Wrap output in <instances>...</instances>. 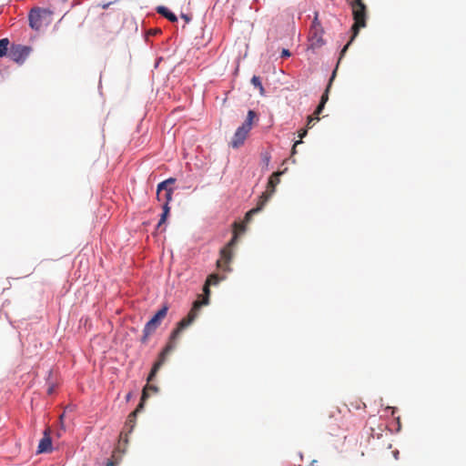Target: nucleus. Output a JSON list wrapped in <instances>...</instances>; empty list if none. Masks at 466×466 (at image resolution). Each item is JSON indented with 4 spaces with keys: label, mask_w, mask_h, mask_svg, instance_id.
I'll use <instances>...</instances> for the list:
<instances>
[{
    "label": "nucleus",
    "mask_w": 466,
    "mask_h": 466,
    "mask_svg": "<svg viewBox=\"0 0 466 466\" xmlns=\"http://www.w3.org/2000/svg\"><path fill=\"white\" fill-rule=\"evenodd\" d=\"M220 279L217 274H211L208 277L205 286H204V293L205 298L202 300H196L193 303V307L188 312L187 316L183 318L178 323L177 327L171 333V339L177 338L180 332L188 327L197 318L198 311L203 305H207L208 303V297L210 294L209 286L217 285L219 282Z\"/></svg>",
    "instance_id": "nucleus-1"
},
{
    "label": "nucleus",
    "mask_w": 466,
    "mask_h": 466,
    "mask_svg": "<svg viewBox=\"0 0 466 466\" xmlns=\"http://www.w3.org/2000/svg\"><path fill=\"white\" fill-rule=\"evenodd\" d=\"M176 339H177V338H175L174 339H170L168 343L167 344V346L160 352V354L158 356V360L154 363V365L151 369V371L147 377V383H149L151 380H153V379L156 377V375H157V371L159 370V369L161 368V366L165 363L167 356L174 350ZM147 390H151L153 392H157L158 388L155 385H149V384H147L145 386V388L143 389L141 400H140V402H142L143 404H144V401L148 398Z\"/></svg>",
    "instance_id": "nucleus-2"
},
{
    "label": "nucleus",
    "mask_w": 466,
    "mask_h": 466,
    "mask_svg": "<svg viewBox=\"0 0 466 466\" xmlns=\"http://www.w3.org/2000/svg\"><path fill=\"white\" fill-rule=\"evenodd\" d=\"M352 15L354 19V24L352 25L353 35L348 44L342 48L340 52V56L339 62L341 57L345 55L347 49L349 48L351 42L354 40L356 35L359 34L360 28L366 26V18H367V7L364 3H351Z\"/></svg>",
    "instance_id": "nucleus-3"
},
{
    "label": "nucleus",
    "mask_w": 466,
    "mask_h": 466,
    "mask_svg": "<svg viewBox=\"0 0 466 466\" xmlns=\"http://www.w3.org/2000/svg\"><path fill=\"white\" fill-rule=\"evenodd\" d=\"M354 426V416L350 411L341 415L338 409L331 412L330 420L327 423L331 433H335L338 430L350 431Z\"/></svg>",
    "instance_id": "nucleus-4"
},
{
    "label": "nucleus",
    "mask_w": 466,
    "mask_h": 466,
    "mask_svg": "<svg viewBox=\"0 0 466 466\" xmlns=\"http://www.w3.org/2000/svg\"><path fill=\"white\" fill-rule=\"evenodd\" d=\"M234 227H235V231H234L233 238L228 243V245L225 246L220 250V258L218 259V261H217L218 268H222L224 270L228 269V264L230 263V261L232 259V250L231 249H232V247L236 244L237 239H238V232L237 231H240V232L245 231V226L243 224H238V223L235 222Z\"/></svg>",
    "instance_id": "nucleus-5"
},
{
    "label": "nucleus",
    "mask_w": 466,
    "mask_h": 466,
    "mask_svg": "<svg viewBox=\"0 0 466 466\" xmlns=\"http://www.w3.org/2000/svg\"><path fill=\"white\" fill-rule=\"evenodd\" d=\"M175 182L174 178H168L165 181H162L157 185V198L158 201L162 199L161 198V191L166 190L165 192V203L163 205V213L161 215V218L158 221L157 228H160L167 220V218L169 214L170 208H169V202L172 200V194L173 189L168 187V185L173 184Z\"/></svg>",
    "instance_id": "nucleus-6"
},
{
    "label": "nucleus",
    "mask_w": 466,
    "mask_h": 466,
    "mask_svg": "<svg viewBox=\"0 0 466 466\" xmlns=\"http://www.w3.org/2000/svg\"><path fill=\"white\" fill-rule=\"evenodd\" d=\"M168 307L164 305L160 309L157 311V313L146 323L143 329V336L140 341L143 344H146L148 340V338L156 331V329L159 327L162 320L166 318L167 314Z\"/></svg>",
    "instance_id": "nucleus-7"
},
{
    "label": "nucleus",
    "mask_w": 466,
    "mask_h": 466,
    "mask_svg": "<svg viewBox=\"0 0 466 466\" xmlns=\"http://www.w3.org/2000/svg\"><path fill=\"white\" fill-rule=\"evenodd\" d=\"M31 51H32V48L30 46H24V45H20V44H17V45L14 44L9 48L8 56L14 62L21 65L28 57V56L30 55Z\"/></svg>",
    "instance_id": "nucleus-8"
},
{
    "label": "nucleus",
    "mask_w": 466,
    "mask_h": 466,
    "mask_svg": "<svg viewBox=\"0 0 466 466\" xmlns=\"http://www.w3.org/2000/svg\"><path fill=\"white\" fill-rule=\"evenodd\" d=\"M323 33L319 21L315 17L309 31V40L313 47H319L324 44Z\"/></svg>",
    "instance_id": "nucleus-9"
},
{
    "label": "nucleus",
    "mask_w": 466,
    "mask_h": 466,
    "mask_svg": "<svg viewBox=\"0 0 466 466\" xmlns=\"http://www.w3.org/2000/svg\"><path fill=\"white\" fill-rule=\"evenodd\" d=\"M282 175L281 171L274 172L268 182L267 189L260 196V200H265V204L270 198V197L274 194L277 185L279 183V177Z\"/></svg>",
    "instance_id": "nucleus-10"
},
{
    "label": "nucleus",
    "mask_w": 466,
    "mask_h": 466,
    "mask_svg": "<svg viewBox=\"0 0 466 466\" xmlns=\"http://www.w3.org/2000/svg\"><path fill=\"white\" fill-rule=\"evenodd\" d=\"M46 11L39 7L33 8L29 13V25L33 29L39 30L42 27V19Z\"/></svg>",
    "instance_id": "nucleus-11"
},
{
    "label": "nucleus",
    "mask_w": 466,
    "mask_h": 466,
    "mask_svg": "<svg viewBox=\"0 0 466 466\" xmlns=\"http://www.w3.org/2000/svg\"><path fill=\"white\" fill-rule=\"evenodd\" d=\"M250 130L247 129L246 127L240 126L235 132L231 141L230 146L233 148H238L240 146H242L248 135Z\"/></svg>",
    "instance_id": "nucleus-12"
},
{
    "label": "nucleus",
    "mask_w": 466,
    "mask_h": 466,
    "mask_svg": "<svg viewBox=\"0 0 466 466\" xmlns=\"http://www.w3.org/2000/svg\"><path fill=\"white\" fill-rule=\"evenodd\" d=\"M143 406H144V404L142 402H140L137 405V409L128 415L127 420L125 424V427H124V431H127V433L132 432V431L136 425L137 414L143 409Z\"/></svg>",
    "instance_id": "nucleus-13"
},
{
    "label": "nucleus",
    "mask_w": 466,
    "mask_h": 466,
    "mask_svg": "<svg viewBox=\"0 0 466 466\" xmlns=\"http://www.w3.org/2000/svg\"><path fill=\"white\" fill-rule=\"evenodd\" d=\"M52 451V440L47 431H45L44 437L40 440L37 453L49 452Z\"/></svg>",
    "instance_id": "nucleus-14"
},
{
    "label": "nucleus",
    "mask_w": 466,
    "mask_h": 466,
    "mask_svg": "<svg viewBox=\"0 0 466 466\" xmlns=\"http://www.w3.org/2000/svg\"><path fill=\"white\" fill-rule=\"evenodd\" d=\"M265 206V200H258L257 207L250 209L248 212H247L245 216V221L249 222L252 218V217L258 213L260 210H262L263 207Z\"/></svg>",
    "instance_id": "nucleus-15"
},
{
    "label": "nucleus",
    "mask_w": 466,
    "mask_h": 466,
    "mask_svg": "<svg viewBox=\"0 0 466 466\" xmlns=\"http://www.w3.org/2000/svg\"><path fill=\"white\" fill-rule=\"evenodd\" d=\"M157 12L171 22H176L177 20V16L166 6H158L157 8Z\"/></svg>",
    "instance_id": "nucleus-16"
},
{
    "label": "nucleus",
    "mask_w": 466,
    "mask_h": 466,
    "mask_svg": "<svg viewBox=\"0 0 466 466\" xmlns=\"http://www.w3.org/2000/svg\"><path fill=\"white\" fill-rule=\"evenodd\" d=\"M335 76H336V70H334V71H333V73H332V76H331V77H330V79H329V85H328V86H327V88H326L325 92H324V93H323V95L321 96V98H320V102H319V104H322V105H324V106H325V104L327 103V101H328V99H329V88H330V86H331V84H332V81H333V79H334Z\"/></svg>",
    "instance_id": "nucleus-17"
},
{
    "label": "nucleus",
    "mask_w": 466,
    "mask_h": 466,
    "mask_svg": "<svg viewBox=\"0 0 466 466\" xmlns=\"http://www.w3.org/2000/svg\"><path fill=\"white\" fill-rule=\"evenodd\" d=\"M9 40L8 38H2L0 39V57L5 56L8 55V46H9Z\"/></svg>",
    "instance_id": "nucleus-18"
},
{
    "label": "nucleus",
    "mask_w": 466,
    "mask_h": 466,
    "mask_svg": "<svg viewBox=\"0 0 466 466\" xmlns=\"http://www.w3.org/2000/svg\"><path fill=\"white\" fill-rule=\"evenodd\" d=\"M257 117L256 113L253 110H249L248 112L247 119L242 124V127H246L247 129L250 130L252 127L253 120Z\"/></svg>",
    "instance_id": "nucleus-19"
},
{
    "label": "nucleus",
    "mask_w": 466,
    "mask_h": 466,
    "mask_svg": "<svg viewBox=\"0 0 466 466\" xmlns=\"http://www.w3.org/2000/svg\"><path fill=\"white\" fill-rule=\"evenodd\" d=\"M307 133H308L307 129H301V130L299 131V138H300V139H299V140H298V141H296V142L294 143L293 147H292V150H291L292 155L296 154V147H297V146L302 142V141H301V139H302L304 137H306Z\"/></svg>",
    "instance_id": "nucleus-20"
},
{
    "label": "nucleus",
    "mask_w": 466,
    "mask_h": 466,
    "mask_svg": "<svg viewBox=\"0 0 466 466\" xmlns=\"http://www.w3.org/2000/svg\"><path fill=\"white\" fill-rule=\"evenodd\" d=\"M251 83L252 85L255 86V87H258L260 92L262 93L264 91V87L261 84V81H260V78L257 76H254L252 78H251Z\"/></svg>",
    "instance_id": "nucleus-21"
},
{
    "label": "nucleus",
    "mask_w": 466,
    "mask_h": 466,
    "mask_svg": "<svg viewBox=\"0 0 466 466\" xmlns=\"http://www.w3.org/2000/svg\"><path fill=\"white\" fill-rule=\"evenodd\" d=\"M290 52L288 49H283L281 52V57H289Z\"/></svg>",
    "instance_id": "nucleus-22"
},
{
    "label": "nucleus",
    "mask_w": 466,
    "mask_h": 466,
    "mask_svg": "<svg viewBox=\"0 0 466 466\" xmlns=\"http://www.w3.org/2000/svg\"><path fill=\"white\" fill-rule=\"evenodd\" d=\"M324 105L322 104H319V106H317L316 110H315V113L316 114H320L324 108Z\"/></svg>",
    "instance_id": "nucleus-23"
},
{
    "label": "nucleus",
    "mask_w": 466,
    "mask_h": 466,
    "mask_svg": "<svg viewBox=\"0 0 466 466\" xmlns=\"http://www.w3.org/2000/svg\"><path fill=\"white\" fill-rule=\"evenodd\" d=\"M312 121H313V116H309L308 117V123H307V127H308V128H310V127H311Z\"/></svg>",
    "instance_id": "nucleus-24"
},
{
    "label": "nucleus",
    "mask_w": 466,
    "mask_h": 466,
    "mask_svg": "<svg viewBox=\"0 0 466 466\" xmlns=\"http://www.w3.org/2000/svg\"><path fill=\"white\" fill-rule=\"evenodd\" d=\"M392 454H393L395 460L399 459L400 451L398 450L393 451Z\"/></svg>",
    "instance_id": "nucleus-25"
},
{
    "label": "nucleus",
    "mask_w": 466,
    "mask_h": 466,
    "mask_svg": "<svg viewBox=\"0 0 466 466\" xmlns=\"http://www.w3.org/2000/svg\"><path fill=\"white\" fill-rule=\"evenodd\" d=\"M106 466H116V462L112 460H109L106 463Z\"/></svg>",
    "instance_id": "nucleus-26"
},
{
    "label": "nucleus",
    "mask_w": 466,
    "mask_h": 466,
    "mask_svg": "<svg viewBox=\"0 0 466 466\" xmlns=\"http://www.w3.org/2000/svg\"><path fill=\"white\" fill-rule=\"evenodd\" d=\"M319 114H316L315 112L313 113L312 116H313V120H319Z\"/></svg>",
    "instance_id": "nucleus-27"
},
{
    "label": "nucleus",
    "mask_w": 466,
    "mask_h": 466,
    "mask_svg": "<svg viewBox=\"0 0 466 466\" xmlns=\"http://www.w3.org/2000/svg\"><path fill=\"white\" fill-rule=\"evenodd\" d=\"M319 114H316L315 112L313 113L312 116H313V120H319Z\"/></svg>",
    "instance_id": "nucleus-28"
},
{
    "label": "nucleus",
    "mask_w": 466,
    "mask_h": 466,
    "mask_svg": "<svg viewBox=\"0 0 466 466\" xmlns=\"http://www.w3.org/2000/svg\"><path fill=\"white\" fill-rule=\"evenodd\" d=\"M165 192H166V190H162L161 191V198H162V199L160 201H164L165 202Z\"/></svg>",
    "instance_id": "nucleus-29"
},
{
    "label": "nucleus",
    "mask_w": 466,
    "mask_h": 466,
    "mask_svg": "<svg viewBox=\"0 0 466 466\" xmlns=\"http://www.w3.org/2000/svg\"><path fill=\"white\" fill-rule=\"evenodd\" d=\"M53 391H54V388H53V387H50V388L48 389V390H47V393L50 395V394H52V393H53Z\"/></svg>",
    "instance_id": "nucleus-30"
},
{
    "label": "nucleus",
    "mask_w": 466,
    "mask_h": 466,
    "mask_svg": "<svg viewBox=\"0 0 466 466\" xmlns=\"http://www.w3.org/2000/svg\"><path fill=\"white\" fill-rule=\"evenodd\" d=\"M182 17H183L184 19H186V21H188V20H189V18H188L186 15H182Z\"/></svg>",
    "instance_id": "nucleus-31"
},
{
    "label": "nucleus",
    "mask_w": 466,
    "mask_h": 466,
    "mask_svg": "<svg viewBox=\"0 0 466 466\" xmlns=\"http://www.w3.org/2000/svg\"><path fill=\"white\" fill-rule=\"evenodd\" d=\"M352 3H363L362 0H354Z\"/></svg>",
    "instance_id": "nucleus-32"
},
{
    "label": "nucleus",
    "mask_w": 466,
    "mask_h": 466,
    "mask_svg": "<svg viewBox=\"0 0 466 466\" xmlns=\"http://www.w3.org/2000/svg\"><path fill=\"white\" fill-rule=\"evenodd\" d=\"M352 3H363L362 0H354Z\"/></svg>",
    "instance_id": "nucleus-33"
}]
</instances>
